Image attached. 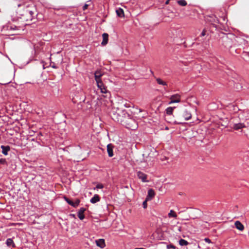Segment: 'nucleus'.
<instances>
[{"label":"nucleus","instance_id":"obj_1","mask_svg":"<svg viewBox=\"0 0 249 249\" xmlns=\"http://www.w3.org/2000/svg\"><path fill=\"white\" fill-rule=\"evenodd\" d=\"M19 8L17 13L20 16L19 18L23 20L32 21L36 15V10L33 4L21 5L18 4Z\"/></svg>","mask_w":249,"mask_h":249},{"label":"nucleus","instance_id":"obj_2","mask_svg":"<svg viewBox=\"0 0 249 249\" xmlns=\"http://www.w3.org/2000/svg\"><path fill=\"white\" fill-rule=\"evenodd\" d=\"M123 114L124 115V117L121 116V115H118V117L116 118L117 121L120 123H124L127 125V127L131 128L133 129L134 127L131 125V123L134 122V121L129 118L128 114L126 112H123Z\"/></svg>","mask_w":249,"mask_h":249},{"label":"nucleus","instance_id":"obj_3","mask_svg":"<svg viewBox=\"0 0 249 249\" xmlns=\"http://www.w3.org/2000/svg\"><path fill=\"white\" fill-rule=\"evenodd\" d=\"M103 75V73L100 71H97L95 72L94 77L95 80L97 83L98 87H101L102 85V81L101 77Z\"/></svg>","mask_w":249,"mask_h":249},{"label":"nucleus","instance_id":"obj_4","mask_svg":"<svg viewBox=\"0 0 249 249\" xmlns=\"http://www.w3.org/2000/svg\"><path fill=\"white\" fill-rule=\"evenodd\" d=\"M170 100L171 101L169 102V104L174 103H179L180 102V95L178 94L173 95L171 96Z\"/></svg>","mask_w":249,"mask_h":249},{"label":"nucleus","instance_id":"obj_5","mask_svg":"<svg viewBox=\"0 0 249 249\" xmlns=\"http://www.w3.org/2000/svg\"><path fill=\"white\" fill-rule=\"evenodd\" d=\"M137 176L138 178L142 180L143 182H147L148 181L147 180V176L143 173L139 171L137 172Z\"/></svg>","mask_w":249,"mask_h":249},{"label":"nucleus","instance_id":"obj_6","mask_svg":"<svg viewBox=\"0 0 249 249\" xmlns=\"http://www.w3.org/2000/svg\"><path fill=\"white\" fill-rule=\"evenodd\" d=\"M64 198L67 202L73 207H76L79 204L80 200L79 199H76L75 202H73L72 200L66 197H65Z\"/></svg>","mask_w":249,"mask_h":249},{"label":"nucleus","instance_id":"obj_7","mask_svg":"<svg viewBox=\"0 0 249 249\" xmlns=\"http://www.w3.org/2000/svg\"><path fill=\"white\" fill-rule=\"evenodd\" d=\"M169 36L171 38H175L178 37L179 35V31L176 30H172L168 33Z\"/></svg>","mask_w":249,"mask_h":249},{"label":"nucleus","instance_id":"obj_8","mask_svg":"<svg viewBox=\"0 0 249 249\" xmlns=\"http://www.w3.org/2000/svg\"><path fill=\"white\" fill-rule=\"evenodd\" d=\"M181 117L184 118V120L187 121L191 118L192 115L189 111L184 110L182 113Z\"/></svg>","mask_w":249,"mask_h":249},{"label":"nucleus","instance_id":"obj_9","mask_svg":"<svg viewBox=\"0 0 249 249\" xmlns=\"http://www.w3.org/2000/svg\"><path fill=\"white\" fill-rule=\"evenodd\" d=\"M80 95L82 98L80 97L78 98V96L75 95L74 97H73L72 99V101L73 103H76L78 102H81V101H84L85 100V98L83 96V93L82 92L80 93Z\"/></svg>","mask_w":249,"mask_h":249},{"label":"nucleus","instance_id":"obj_10","mask_svg":"<svg viewBox=\"0 0 249 249\" xmlns=\"http://www.w3.org/2000/svg\"><path fill=\"white\" fill-rule=\"evenodd\" d=\"M98 87L100 89L101 92L106 94V95H105V97H109L110 96L109 92L107 89L104 86L103 82L102 86Z\"/></svg>","mask_w":249,"mask_h":249},{"label":"nucleus","instance_id":"obj_11","mask_svg":"<svg viewBox=\"0 0 249 249\" xmlns=\"http://www.w3.org/2000/svg\"><path fill=\"white\" fill-rule=\"evenodd\" d=\"M86 209L84 208H81L78 212V217L80 220H83L85 218L84 212Z\"/></svg>","mask_w":249,"mask_h":249},{"label":"nucleus","instance_id":"obj_12","mask_svg":"<svg viewBox=\"0 0 249 249\" xmlns=\"http://www.w3.org/2000/svg\"><path fill=\"white\" fill-rule=\"evenodd\" d=\"M113 145L111 143L107 145V151L109 157H112L113 156Z\"/></svg>","mask_w":249,"mask_h":249},{"label":"nucleus","instance_id":"obj_13","mask_svg":"<svg viewBox=\"0 0 249 249\" xmlns=\"http://www.w3.org/2000/svg\"><path fill=\"white\" fill-rule=\"evenodd\" d=\"M103 41L101 43L102 46H105L107 44L108 40V35L107 33H104L102 35Z\"/></svg>","mask_w":249,"mask_h":249},{"label":"nucleus","instance_id":"obj_14","mask_svg":"<svg viewBox=\"0 0 249 249\" xmlns=\"http://www.w3.org/2000/svg\"><path fill=\"white\" fill-rule=\"evenodd\" d=\"M155 195L154 191L150 189L148 191V195L146 197V200H150L153 198Z\"/></svg>","mask_w":249,"mask_h":249},{"label":"nucleus","instance_id":"obj_15","mask_svg":"<svg viewBox=\"0 0 249 249\" xmlns=\"http://www.w3.org/2000/svg\"><path fill=\"white\" fill-rule=\"evenodd\" d=\"M96 243L97 246L101 248H104L106 246L105 240L103 239H100L96 240Z\"/></svg>","mask_w":249,"mask_h":249},{"label":"nucleus","instance_id":"obj_16","mask_svg":"<svg viewBox=\"0 0 249 249\" xmlns=\"http://www.w3.org/2000/svg\"><path fill=\"white\" fill-rule=\"evenodd\" d=\"M236 229L239 231H242L244 229V225L239 221H236L234 223Z\"/></svg>","mask_w":249,"mask_h":249},{"label":"nucleus","instance_id":"obj_17","mask_svg":"<svg viewBox=\"0 0 249 249\" xmlns=\"http://www.w3.org/2000/svg\"><path fill=\"white\" fill-rule=\"evenodd\" d=\"M245 127L246 126L244 124L238 123L234 124L233 128L235 130H239Z\"/></svg>","mask_w":249,"mask_h":249},{"label":"nucleus","instance_id":"obj_18","mask_svg":"<svg viewBox=\"0 0 249 249\" xmlns=\"http://www.w3.org/2000/svg\"><path fill=\"white\" fill-rule=\"evenodd\" d=\"M0 147L2 149V154H3L4 155H7L8 151H9L10 150V146L1 145Z\"/></svg>","mask_w":249,"mask_h":249},{"label":"nucleus","instance_id":"obj_19","mask_svg":"<svg viewBox=\"0 0 249 249\" xmlns=\"http://www.w3.org/2000/svg\"><path fill=\"white\" fill-rule=\"evenodd\" d=\"M100 200V198L98 195L95 194L93 196V197H92L90 200V202L91 203H95L97 202H99Z\"/></svg>","mask_w":249,"mask_h":249},{"label":"nucleus","instance_id":"obj_20","mask_svg":"<svg viewBox=\"0 0 249 249\" xmlns=\"http://www.w3.org/2000/svg\"><path fill=\"white\" fill-rule=\"evenodd\" d=\"M116 12L118 17H119L120 18H122V17H124V12L122 8H119L117 9L116 10Z\"/></svg>","mask_w":249,"mask_h":249},{"label":"nucleus","instance_id":"obj_21","mask_svg":"<svg viewBox=\"0 0 249 249\" xmlns=\"http://www.w3.org/2000/svg\"><path fill=\"white\" fill-rule=\"evenodd\" d=\"M6 244L7 246L10 247L12 246L13 247H15V244L11 238H8L7 239Z\"/></svg>","mask_w":249,"mask_h":249},{"label":"nucleus","instance_id":"obj_22","mask_svg":"<svg viewBox=\"0 0 249 249\" xmlns=\"http://www.w3.org/2000/svg\"><path fill=\"white\" fill-rule=\"evenodd\" d=\"M179 244L180 246H187L189 244V243L185 240L181 239L179 241Z\"/></svg>","mask_w":249,"mask_h":249},{"label":"nucleus","instance_id":"obj_23","mask_svg":"<svg viewBox=\"0 0 249 249\" xmlns=\"http://www.w3.org/2000/svg\"><path fill=\"white\" fill-rule=\"evenodd\" d=\"M175 107H168L166 109V113L168 115H171L173 113V110H174V108Z\"/></svg>","mask_w":249,"mask_h":249},{"label":"nucleus","instance_id":"obj_24","mask_svg":"<svg viewBox=\"0 0 249 249\" xmlns=\"http://www.w3.org/2000/svg\"><path fill=\"white\" fill-rule=\"evenodd\" d=\"M156 81H157V83L160 85H162L163 86L167 85V83L165 82L162 81L160 78H157Z\"/></svg>","mask_w":249,"mask_h":249},{"label":"nucleus","instance_id":"obj_25","mask_svg":"<svg viewBox=\"0 0 249 249\" xmlns=\"http://www.w3.org/2000/svg\"><path fill=\"white\" fill-rule=\"evenodd\" d=\"M168 216L170 217H173L176 218L177 217V215L173 210H171L169 213H168Z\"/></svg>","mask_w":249,"mask_h":249},{"label":"nucleus","instance_id":"obj_26","mask_svg":"<svg viewBox=\"0 0 249 249\" xmlns=\"http://www.w3.org/2000/svg\"><path fill=\"white\" fill-rule=\"evenodd\" d=\"M178 3L179 5L184 6L187 5V2L185 0H179L178 1Z\"/></svg>","mask_w":249,"mask_h":249},{"label":"nucleus","instance_id":"obj_27","mask_svg":"<svg viewBox=\"0 0 249 249\" xmlns=\"http://www.w3.org/2000/svg\"><path fill=\"white\" fill-rule=\"evenodd\" d=\"M6 163V160L5 159H0V163L4 164Z\"/></svg>","mask_w":249,"mask_h":249},{"label":"nucleus","instance_id":"obj_28","mask_svg":"<svg viewBox=\"0 0 249 249\" xmlns=\"http://www.w3.org/2000/svg\"><path fill=\"white\" fill-rule=\"evenodd\" d=\"M167 248L168 249H176V247L172 245H167Z\"/></svg>","mask_w":249,"mask_h":249},{"label":"nucleus","instance_id":"obj_29","mask_svg":"<svg viewBox=\"0 0 249 249\" xmlns=\"http://www.w3.org/2000/svg\"><path fill=\"white\" fill-rule=\"evenodd\" d=\"M104 187V186L102 184H98L96 185V188L97 189H102Z\"/></svg>","mask_w":249,"mask_h":249},{"label":"nucleus","instance_id":"obj_30","mask_svg":"<svg viewBox=\"0 0 249 249\" xmlns=\"http://www.w3.org/2000/svg\"><path fill=\"white\" fill-rule=\"evenodd\" d=\"M147 201L146 199L143 201L142 203L143 207L144 209H145L147 207Z\"/></svg>","mask_w":249,"mask_h":249},{"label":"nucleus","instance_id":"obj_31","mask_svg":"<svg viewBox=\"0 0 249 249\" xmlns=\"http://www.w3.org/2000/svg\"><path fill=\"white\" fill-rule=\"evenodd\" d=\"M88 6H89V5L88 4H85L83 7V10H85L86 9H87L88 8Z\"/></svg>","mask_w":249,"mask_h":249},{"label":"nucleus","instance_id":"obj_32","mask_svg":"<svg viewBox=\"0 0 249 249\" xmlns=\"http://www.w3.org/2000/svg\"><path fill=\"white\" fill-rule=\"evenodd\" d=\"M204 241L208 243H210L211 242V240L208 238H206L204 239Z\"/></svg>","mask_w":249,"mask_h":249},{"label":"nucleus","instance_id":"obj_33","mask_svg":"<svg viewBox=\"0 0 249 249\" xmlns=\"http://www.w3.org/2000/svg\"><path fill=\"white\" fill-rule=\"evenodd\" d=\"M205 35V31L204 30L201 34V36H204Z\"/></svg>","mask_w":249,"mask_h":249},{"label":"nucleus","instance_id":"obj_34","mask_svg":"<svg viewBox=\"0 0 249 249\" xmlns=\"http://www.w3.org/2000/svg\"><path fill=\"white\" fill-rule=\"evenodd\" d=\"M170 0H167L166 2H165V4H168L169 3V1Z\"/></svg>","mask_w":249,"mask_h":249},{"label":"nucleus","instance_id":"obj_35","mask_svg":"<svg viewBox=\"0 0 249 249\" xmlns=\"http://www.w3.org/2000/svg\"><path fill=\"white\" fill-rule=\"evenodd\" d=\"M135 249H144L140 248H135Z\"/></svg>","mask_w":249,"mask_h":249}]
</instances>
